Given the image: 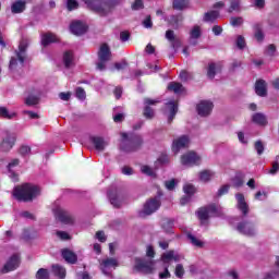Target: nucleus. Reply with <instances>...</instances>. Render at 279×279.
Returning <instances> with one entry per match:
<instances>
[{
	"label": "nucleus",
	"mask_w": 279,
	"mask_h": 279,
	"mask_svg": "<svg viewBox=\"0 0 279 279\" xmlns=\"http://www.w3.org/2000/svg\"><path fill=\"white\" fill-rule=\"evenodd\" d=\"M255 93L258 97H266L267 96V83L265 80H258L255 83Z\"/></svg>",
	"instance_id": "26"
},
{
	"label": "nucleus",
	"mask_w": 279,
	"mask_h": 279,
	"mask_svg": "<svg viewBox=\"0 0 279 279\" xmlns=\"http://www.w3.org/2000/svg\"><path fill=\"white\" fill-rule=\"evenodd\" d=\"M121 138L120 149L125 154L138 151L143 146V136L134 132L121 133Z\"/></svg>",
	"instance_id": "2"
},
{
	"label": "nucleus",
	"mask_w": 279,
	"mask_h": 279,
	"mask_svg": "<svg viewBox=\"0 0 279 279\" xmlns=\"http://www.w3.org/2000/svg\"><path fill=\"white\" fill-rule=\"evenodd\" d=\"M27 8V2L25 0H17L12 3L11 12L12 14H23Z\"/></svg>",
	"instance_id": "25"
},
{
	"label": "nucleus",
	"mask_w": 279,
	"mask_h": 279,
	"mask_svg": "<svg viewBox=\"0 0 279 279\" xmlns=\"http://www.w3.org/2000/svg\"><path fill=\"white\" fill-rule=\"evenodd\" d=\"M219 19V11H209L206 12L203 21L204 23H215Z\"/></svg>",
	"instance_id": "31"
},
{
	"label": "nucleus",
	"mask_w": 279,
	"mask_h": 279,
	"mask_svg": "<svg viewBox=\"0 0 279 279\" xmlns=\"http://www.w3.org/2000/svg\"><path fill=\"white\" fill-rule=\"evenodd\" d=\"M252 121L257 123V125H267V118L263 113L253 114Z\"/></svg>",
	"instance_id": "35"
},
{
	"label": "nucleus",
	"mask_w": 279,
	"mask_h": 279,
	"mask_svg": "<svg viewBox=\"0 0 279 279\" xmlns=\"http://www.w3.org/2000/svg\"><path fill=\"white\" fill-rule=\"evenodd\" d=\"M32 148L29 146L23 145L20 147V154L21 156H28L31 154Z\"/></svg>",
	"instance_id": "63"
},
{
	"label": "nucleus",
	"mask_w": 279,
	"mask_h": 279,
	"mask_svg": "<svg viewBox=\"0 0 279 279\" xmlns=\"http://www.w3.org/2000/svg\"><path fill=\"white\" fill-rule=\"evenodd\" d=\"M163 272L159 274V278L160 279H167V278H171V272H169V265L163 266Z\"/></svg>",
	"instance_id": "59"
},
{
	"label": "nucleus",
	"mask_w": 279,
	"mask_h": 279,
	"mask_svg": "<svg viewBox=\"0 0 279 279\" xmlns=\"http://www.w3.org/2000/svg\"><path fill=\"white\" fill-rule=\"evenodd\" d=\"M173 226H174L173 219L167 218L162 221V229L165 230V232H167V234H171L173 232Z\"/></svg>",
	"instance_id": "34"
},
{
	"label": "nucleus",
	"mask_w": 279,
	"mask_h": 279,
	"mask_svg": "<svg viewBox=\"0 0 279 279\" xmlns=\"http://www.w3.org/2000/svg\"><path fill=\"white\" fill-rule=\"evenodd\" d=\"M61 256L65 263H69L70 265H75V263H77V254L69 248H63L61 251Z\"/></svg>",
	"instance_id": "24"
},
{
	"label": "nucleus",
	"mask_w": 279,
	"mask_h": 279,
	"mask_svg": "<svg viewBox=\"0 0 279 279\" xmlns=\"http://www.w3.org/2000/svg\"><path fill=\"white\" fill-rule=\"evenodd\" d=\"M218 71H221V65L215 62L209 63L207 68V77L209 80H215V75H217Z\"/></svg>",
	"instance_id": "28"
},
{
	"label": "nucleus",
	"mask_w": 279,
	"mask_h": 279,
	"mask_svg": "<svg viewBox=\"0 0 279 279\" xmlns=\"http://www.w3.org/2000/svg\"><path fill=\"white\" fill-rule=\"evenodd\" d=\"M229 191H230V185L228 184L222 185L217 192V197H221L222 195H228Z\"/></svg>",
	"instance_id": "53"
},
{
	"label": "nucleus",
	"mask_w": 279,
	"mask_h": 279,
	"mask_svg": "<svg viewBox=\"0 0 279 279\" xmlns=\"http://www.w3.org/2000/svg\"><path fill=\"white\" fill-rule=\"evenodd\" d=\"M20 163L21 161L19 159H13L7 166V173L8 177L12 180V182H19V173H16L14 169H16V167H19Z\"/></svg>",
	"instance_id": "21"
},
{
	"label": "nucleus",
	"mask_w": 279,
	"mask_h": 279,
	"mask_svg": "<svg viewBox=\"0 0 279 279\" xmlns=\"http://www.w3.org/2000/svg\"><path fill=\"white\" fill-rule=\"evenodd\" d=\"M85 5L88 8V10H92V12H95L96 14H99V16H107L108 11L110 8H114V5H119L121 3V0H81Z\"/></svg>",
	"instance_id": "4"
},
{
	"label": "nucleus",
	"mask_w": 279,
	"mask_h": 279,
	"mask_svg": "<svg viewBox=\"0 0 279 279\" xmlns=\"http://www.w3.org/2000/svg\"><path fill=\"white\" fill-rule=\"evenodd\" d=\"M75 95H76V98L80 99L81 101H84V99H86V92L82 87H77L75 89Z\"/></svg>",
	"instance_id": "50"
},
{
	"label": "nucleus",
	"mask_w": 279,
	"mask_h": 279,
	"mask_svg": "<svg viewBox=\"0 0 279 279\" xmlns=\"http://www.w3.org/2000/svg\"><path fill=\"white\" fill-rule=\"evenodd\" d=\"M160 208V196H155L154 198L148 199L144 204L143 210L138 211V217L142 219L148 217L149 215H154Z\"/></svg>",
	"instance_id": "5"
},
{
	"label": "nucleus",
	"mask_w": 279,
	"mask_h": 279,
	"mask_svg": "<svg viewBox=\"0 0 279 279\" xmlns=\"http://www.w3.org/2000/svg\"><path fill=\"white\" fill-rule=\"evenodd\" d=\"M175 186H178V181H175V179L166 181V189L168 191H173V189H175Z\"/></svg>",
	"instance_id": "58"
},
{
	"label": "nucleus",
	"mask_w": 279,
	"mask_h": 279,
	"mask_svg": "<svg viewBox=\"0 0 279 279\" xmlns=\"http://www.w3.org/2000/svg\"><path fill=\"white\" fill-rule=\"evenodd\" d=\"M110 47H108V45H102L100 46V49L98 51V60H102V61H107L110 60Z\"/></svg>",
	"instance_id": "27"
},
{
	"label": "nucleus",
	"mask_w": 279,
	"mask_h": 279,
	"mask_svg": "<svg viewBox=\"0 0 279 279\" xmlns=\"http://www.w3.org/2000/svg\"><path fill=\"white\" fill-rule=\"evenodd\" d=\"M16 143V134L7 132L0 144L2 151H10Z\"/></svg>",
	"instance_id": "13"
},
{
	"label": "nucleus",
	"mask_w": 279,
	"mask_h": 279,
	"mask_svg": "<svg viewBox=\"0 0 279 279\" xmlns=\"http://www.w3.org/2000/svg\"><path fill=\"white\" fill-rule=\"evenodd\" d=\"M38 195H40V189L32 183H24L13 190V196L17 202H32Z\"/></svg>",
	"instance_id": "3"
},
{
	"label": "nucleus",
	"mask_w": 279,
	"mask_h": 279,
	"mask_svg": "<svg viewBox=\"0 0 279 279\" xmlns=\"http://www.w3.org/2000/svg\"><path fill=\"white\" fill-rule=\"evenodd\" d=\"M142 24L146 29H151V27H154V23L151 22V15L146 16Z\"/></svg>",
	"instance_id": "56"
},
{
	"label": "nucleus",
	"mask_w": 279,
	"mask_h": 279,
	"mask_svg": "<svg viewBox=\"0 0 279 279\" xmlns=\"http://www.w3.org/2000/svg\"><path fill=\"white\" fill-rule=\"evenodd\" d=\"M36 279H49V270L40 268L36 274Z\"/></svg>",
	"instance_id": "48"
},
{
	"label": "nucleus",
	"mask_w": 279,
	"mask_h": 279,
	"mask_svg": "<svg viewBox=\"0 0 279 279\" xmlns=\"http://www.w3.org/2000/svg\"><path fill=\"white\" fill-rule=\"evenodd\" d=\"M214 173L210 170H204L199 173V180L201 182H210V179L213 178Z\"/></svg>",
	"instance_id": "40"
},
{
	"label": "nucleus",
	"mask_w": 279,
	"mask_h": 279,
	"mask_svg": "<svg viewBox=\"0 0 279 279\" xmlns=\"http://www.w3.org/2000/svg\"><path fill=\"white\" fill-rule=\"evenodd\" d=\"M171 260H173V251H169L161 255V262L163 263V267H168L171 265Z\"/></svg>",
	"instance_id": "37"
},
{
	"label": "nucleus",
	"mask_w": 279,
	"mask_h": 279,
	"mask_svg": "<svg viewBox=\"0 0 279 279\" xmlns=\"http://www.w3.org/2000/svg\"><path fill=\"white\" fill-rule=\"evenodd\" d=\"M255 199H257V202H265V199H267V192L265 191H258L256 194H255Z\"/></svg>",
	"instance_id": "57"
},
{
	"label": "nucleus",
	"mask_w": 279,
	"mask_h": 279,
	"mask_svg": "<svg viewBox=\"0 0 279 279\" xmlns=\"http://www.w3.org/2000/svg\"><path fill=\"white\" fill-rule=\"evenodd\" d=\"M189 145V135H182L172 143L173 154H179L181 149H184Z\"/></svg>",
	"instance_id": "22"
},
{
	"label": "nucleus",
	"mask_w": 279,
	"mask_h": 279,
	"mask_svg": "<svg viewBox=\"0 0 279 279\" xmlns=\"http://www.w3.org/2000/svg\"><path fill=\"white\" fill-rule=\"evenodd\" d=\"M159 165H167L169 162V156L167 154H161V156L157 159Z\"/></svg>",
	"instance_id": "64"
},
{
	"label": "nucleus",
	"mask_w": 279,
	"mask_h": 279,
	"mask_svg": "<svg viewBox=\"0 0 279 279\" xmlns=\"http://www.w3.org/2000/svg\"><path fill=\"white\" fill-rule=\"evenodd\" d=\"M255 151L258 156H263V151H265V146L263 145L262 141H257L255 143Z\"/></svg>",
	"instance_id": "52"
},
{
	"label": "nucleus",
	"mask_w": 279,
	"mask_h": 279,
	"mask_svg": "<svg viewBox=\"0 0 279 279\" xmlns=\"http://www.w3.org/2000/svg\"><path fill=\"white\" fill-rule=\"evenodd\" d=\"M254 29L256 40H258V43H263L265 39V34H263V31L260 29V24H255Z\"/></svg>",
	"instance_id": "42"
},
{
	"label": "nucleus",
	"mask_w": 279,
	"mask_h": 279,
	"mask_svg": "<svg viewBox=\"0 0 279 279\" xmlns=\"http://www.w3.org/2000/svg\"><path fill=\"white\" fill-rule=\"evenodd\" d=\"M53 215L57 221H60V223H63L64 226H73V223H75V219L73 218V215H71L69 210L62 207H56L53 209Z\"/></svg>",
	"instance_id": "7"
},
{
	"label": "nucleus",
	"mask_w": 279,
	"mask_h": 279,
	"mask_svg": "<svg viewBox=\"0 0 279 279\" xmlns=\"http://www.w3.org/2000/svg\"><path fill=\"white\" fill-rule=\"evenodd\" d=\"M141 171L142 173H144V175H148L149 178H156V172L149 166H142Z\"/></svg>",
	"instance_id": "45"
},
{
	"label": "nucleus",
	"mask_w": 279,
	"mask_h": 279,
	"mask_svg": "<svg viewBox=\"0 0 279 279\" xmlns=\"http://www.w3.org/2000/svg\"><path fill=\"white\" fill-rule=\"evenodd\" d=\"M189 0H173L172 8L173 10H184L187 8Z\"/></svg>",
	"instance_id": "38"
},
{
	"label": "nucleus",
	"mask_w": 279,
	"mask_h": 279,
	"mask_svg": "<svg viewBox=\"0 0 279 279\" xmlns=\"http://www.w3.org/2000/svg\"><path fill=\"white\" fill-rule=\"evenodd\" d=\"M236 47H238V49H245V38L241 35L238 36Z\"/></svg>",
	"instance_id": "62"
},
{
	"label": "nucleus",
	"mask_w": 279,
	"mask_h": 279,
	"mask_svg": "<svg viewBox=\"0 0 279 279\" xmlns=\"http://www.w3.org/2000/svg\"><path fill=\"white\" fill-rule=\"evenodd\" d=\"M166 114L168 117V123H172L178 114V104H175L174 99L166 102Z\"/></svg>",
	"instance_id": "20"
},
{
	"label": "nucleus",
	"mask_w": 279,
	"mask_h": 279,
	"mask_svg": "<svg viewBox=\"0 0 279 279\" xmlns=\"http://www.w3.org/2000/svg\"><path fill=\"white\" fill-rule=\"evenodd\" d=\"M119 262L114 258H107L100 264V269L105 276H112V269H117Z\"/></svg>",
	"instance_id": "15"
},
{
	"label": "nucleus",
	"mask_w": 279,
	"mask_h": 279,
	"mask_svg": "<svg viewBox=\"0 0 279 279\" xmlns=\"http://www.w3.org/2000/svg\"><path fill=\"white\" fill-rule=\"evenodd\" d=\"M89 143L94 146L96 151H104L108 147V140L99 135H90Z\"/></svg>",
	"instance_id": "12"
},
{
	"label": "nucleus",
	"mask_w": 279,
	"mask_h": 279,
	"mask_svg": "<svg viewBox=\"0 0 279 279\" xmlns=\"http://www.w3.org/2000/svg\"><path fill=\"white\" fill-rule=\"evenodd\" d=\"M174 274L177 278H183L184 277V266L182 264H178L174 270Z\"/></svg>",
	"instance_id": "54"
},
{
	"label": "nucleus",
	"mask_w": 279,
	"mask_h": 279,
	"mask_svg": "<svg viewBox=\"0 0 279 279\" xmlns=\"http://www.w3.org/2000/svg\"><path fill=\"white\" fill-rule=\"evenodd\" d=\"M182 15H170L168 19V23L173 29H180V24L182 23Z\"/></svg>",
	"instance_id": "29"
},
{
	"label": "nucleus",
	"mask_w": 279,
	"mask_h": 279,
	"mask_svg": "<svg viewBox=\"0 0 279 279\" xmlns=\"http://www.w3.org/2000/svg\"><path fill=\"white\" fill-rule=\"evenodd\" d=\"M32 43L28 37H22L20 40L19 49L15 50V57H11L9 62V72L14 75L19 73L23 66H25V60L27 58V49Z\"/></svg>",
	"instance_id": "1"
},
{
	"label": "nucleus",
	"mask_w": 279,
	"mask_h": 279,
	"mask_svg": "<svg viewBox=\"0 0 279 279\" xmlns=\"http://www.w3.org/2000/svg\"><path fill=\"white\" fill-rule=\"evenodd\" d=\"M52 274L60 279L66 278V269L58 264L52 265Z\"/></svg>",
	"instance_id": "30"
},
{
	"label": "nucleus",
	"mask_w": 279,
	"mask_h": 279,
	"mask_svg": "<svg viewBox=\"0 0 279 279\" xmlns=\"http://www.w3.org/2000/svg\"><path fill=\"white\" fill-rule=\"evenodd\" d=\"M168 90H172L175 95H180V93H184V86H182V83L171 82L168 85Z\"/></svg>",
	"instance_id": "33"
},
{
	"label": "nucleus",
	"mask_w": 279,
	"mask_h": 279,
	"mask_svg": "<svg viewBox=\"0 0 279 279\" xmlns=\"http://www.w3.org/2000/svg\"><path fill=\"white\" fill-rule=\"evenodd\" d=\"M276 267H277V271H272V272L266 274L265 279H276V278H279V256H277Z\"/></svg>",
	"instance_id": "43"
},
{
	"label": "nucleus",
	"mask_w": 279,
	"mask_h": 279,
	"mask_svg": "<svg viewBox=\"0 0 279 279\" xmlns=\"http://www.w3.org/2000/svg\"><path fill=\"white\" fill-rule=\"evenodd\" d=\"M19 265H21V257H19V255L14 254L5 263L1 272L9 274V271H14L19 267Z\"/></svg>",
	"instance_id": "18"
},
{
	"label": "nucleus",
	"mask_w": 279,
	"mask_h": 279,
	"mask_svg": "<svg viewBox=\"0 0 279 279\" xmlns=\"http://www.w3.org/2000/svg\"><path fill=\"white\" fill-rule=\"evenodd\" d=\"M215 106L213 105V101L210 100H203L196 106L197 113L199 117H208L210 112H213V108Z\"/></svg>",
	"instance_id": "19"
},
{
	"label": "nucleus",
	"mask_w": 279,
	"mask_h": 279,
	"mask_svg": "<svg viewBox=\"0 0 279 279\" xmlns=\"http://www.w3.org/2000/svg\"><path fill=\"white\" fill-rule=\"evenodd\" d=\"M154 260L138 259L135 264V269L142 271V274H153L154 272Z\"/></svg>",
	"instance_id": "17"
},
{
	"label": "nucleus",
	"mask_w": 279,
	"mask_h": 279,
	"mask_svg": "<svg viewBox=\"0 0 279 279\" xmlns=\"http://www.w3.org/2000/svg\"><path fill=\"white\" fill-rule=\"evenodd\" d=\"M236 230L240 234H244L245 236H256V227L250 221L239 222Z\"/></svg>",
	"instance_id": "9"
},
{
	"label": "nucleus",
	"mask_w": 279,
	"mask_h": 279,
	"mask_svg": "<svg viewBox=\"0 0 279 279\" xmlns=\"http://www.w3.org/2000/svg\"><path fill=\"white\" fill-rule=\"evenodd\" d=\"M77 8H80L77 0H66V9L69 12H73V10H77Z\"/></svg>",
	"instance_id": "46"
},
{
	"label": "nucleus",
	"mask_w": 279,
	"mask_h": 279,
	"mask_svg": "<svg viewBox=\"0 0 279 279\" xmlns=\"http://www.w3.org/2000/svg\"><path fill=\"white\" fill-rule=\"evenodd\" d=\"M183 193H185V195H189L190 197H193V195H195V186H193V184L184 185Z\"/></svg>",
	"instance_id": "47"
},
{
	"label": "nucleus",
	"mask_w": 279,
	"mask_h": 279,
	"mask_svg": "<svg viewBox=\"0 0 279 279\" xmlns=\"http://www.w3.org/2000/svg\"><path fill=\"white\" fill-rule=\"evenodd\" d=\"M227 12H229V14H232V12H241V0H230V7Z\"/></svg>",
	"instance_id": "36"
},
{
	"label": "nucleus",
	"mask_w": 279,
	"mask_h": 279,
	"mask_svg": "<svg viewBox=\"0 0 279 279\" xmlns=\"http://www.w3.org/2000/svg\"><path fill=\"white\" fill-rule=\"evenodd\" d=\"M38 96H34V95H29L26 99H25V104L26 106H36L38 104Z\"/></svg>",
	"instance_id": "49"
},
{
	"label": "nucleus",
	"mask_w": 279,
	"mask_h": 279,
	"mask_svg": "<svg viewBox=\"0 0 279 279\" xmlns=\"http://www.w3.org/2000/svg\"><path fill=\"white\" fill-rule=\"evenodd\" d=\"M156 104H160V99L144 98L143 116L145 119L151 120L156 117V111L151 108V106H156Z\"/></svg>",
	"instance_id": "8"
},
{
	"label": "nucleus",
	"mask_w": 279,
	"mask_h": 279,
	"mask_svg": "<svg viewBox=\"0 0 279 279\" xmlns=\"http://www.w3.org/2000/svg\"><path fill=\"white\" fill-rule=\"evenodd\" d=\"M231 25L233 27H241V24L243 23V17L241 16H238V17H231V21H230Z\"/></svg>",
	"instance_id": "55"
},
{
	"label": "nucleus",
	"mask_w": 279,
	"mask_h": 279,
	"mask_svg": "<svg viewBox=\"0 0 279 279\" xmlns=\"http://www.w3.org/2000/svg\"><path fill=\"white\" fill-rule=\"evenodd\" d=\"M70 32L74 34V36H84V34L88 32V26L86 23L77 20L70 24Z\"/></svg>",
	"instance_id": "14"
},
{
	"label": "nucleus",
	"mask_w": 279,
	"mask_h": 279,
	"mask_svg": "<svg viewBox=\"0 0 279 279\" xmlns=\"http://www.w3.org/2000/svg\"><path fill=\"white\" fill-rule=\"evenodd\" d=\"M40 38L41 47H49V45L60 43V38H58L53 33H44L40 35Z\"/></svg>",
	"instance_id": "23"
},
{
	"label": "nucleus",
	"mask_w": 279,
	"mask_h": 279,
	"mask_svg": "<svg viewBox=\"0 0 279 279\" xmlns=\"http://www.w3.org/2000/svg\"><path fill=\"white\" fill-rule=\"evenodd\" d=\"M73 66H75V53L72 50H66L63 52L59 69H73Z\"/></svg>",
	"instance_id": "11"
},
{
	"label": "nucleus",
	"mask_w": 279,
	"mask_h": 279,
	"mask_svg": "<svg viewBox=\"0 0 279 279\" xmlns=\"http://www.w3.org/2000/svg\"><path fill=\"white\" fill-rule=\"evenodd\" d=\"M190 36L195 40L199 38V36H202V29H199V26H194L190 33Z\"/></svg>",
	"instance_id": "51"
},
{
	"label": "nucleus",
	"mask_w": 279,
	"mask_h": 279,
	"mask_svg": "<svg viewBox=\"0 0 279 279\" xmlns=\"http://www.w3.org/2000/svg\"><path fill=\"white\" fill-rule=\"evenodd\" d=\"M202 159L195 151H190L181 157V163L183 167H195V165H199Z\"/></svg>",
	"instance_id": "10"
},
{
	"label": "nucleus",
	"mask_w": 279,
	"mask_h": 279,
	"mask_svg": "<svg viewBox=\"0 0 279 279\" xmlns=\"http://www.w3.org/2000/svg\"><path fill=\"white\" fill-rule=\"evenodd\" d=\"M236 199V208L242 213V217H247L250 214V205H247V202H245V195L243 193H236L235 194Z\"/></svg>",
	"instance_id": "16"
},
{
	"label": "nucleus",
	"mask_w": 279,
	"mask_h": 279,
	"mask_svg": "<svg viewBox=\"0 0 279 279\" xmlns=\"http://www.w3.org/2000/svg\"><path fill=\"white\" fill-rule=\"evenodd\" d=\"M0 117L2 119H14V117H16L15 112H11L8 111V108L5 107H0Z\"/></svg>",
	"instance_id": "41"
},
{
	"label": "nucleus",
	"mask_w": 279,
	"mask_h": 279,
	"mask_svg": "<svg viewBox=\"0 0 279 279\" xmlns=\"http://www.w3.org/2000/svg\"><path fill=\"white\" fill-rule=\"evenodd\" d=\"M232 182L235 189H241V186H243V179L241 177L233 178Z\"/></svg>",
	"instance_id": "61"
},
{
	"label": "nucleus",
	"mask_w": 279,
	"mask_h": 279,
	"mask_svg": "<svg viewBox=\"0 0 279 279\" xmlns=\"http://www.w3.org/2000/svg\"><path fill=\"white\" fill-rule=\"evenodd\" d=\"M207 211L209 213V217H219V208H217V205L211 204L206 206Z\"/></svg>",
	"instance_id": "44"
},
{
	"label": "nucleus",
	"mask_w": 279,
	"mask_h": 279,
	"mask_svg": "<svg viewBox=\"0 0 279 279\" xmlns=\"http://www.w3.org/2000/svg\"><path fill=\"white\" fill-rule=\"evenodd\" d=\"M145 8V4L143 3V0H135L132 4V10H143Z\"/></svg>",
	"instance_id": "60"
},
{
	"label": "nucleus",
	"mask_w": 279,
	"mask_h": 279,
	"mask_svg": "<svg viewBox=\"0 0 279 279\" xmlns=\"http://www.w3.org/2000/svg\"><path fill=\"white\" fill-rule=\"evenodd\" d=\"M107 197L113 208H121V205L123 204V194H121V190H119L117 185H111L109 187Z\"/></svg>",
	"instance_id": "6"
},
{
	"label": "nucleus",
	"mask_w": 279,
	"mask_h": 279,
	"mask_svg": "<svg viewBox=\"0 0 279 279\" xmlns=\"http://www.w3.org/2000/svg\"><path fill=\"white\" fill-rule=\"evenodd\" d=\"M189 241L194 245V247H204V242L202 240L197 239L192 233L186 234Z\"/></svg>",
	"instance_id": "39"
},
{
	"label": "nucleus",
	"mask_w": 279,
	"mask_h": 279,
	"mask_svg": "<svg viewBox=\"0 0 279 279\" xmlns=\"http://www.w3.org/2000/svg\"><path fill=\"white\" fill-rule=\"evenodd\" d=\"M196 216L204 223V221H208L210 214L208 213L207 207H202L196 211Z\"/></svg>",
	"instance_id": "32"
}]
</instances>
